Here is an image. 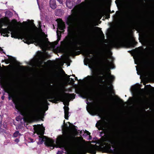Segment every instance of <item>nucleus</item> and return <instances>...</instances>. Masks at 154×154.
Wrapping results in <instances>:
<instances>
[{"label":"nucleus","mask_w":154,"mask_h":154,"mask_svg":"<svg viewBox=\"0 0 154 154\" xmlns=\"http://www.w3.org/2000/svg\"><path fill=\"white\" fill-rule=\"evenodd\" d=\"M7 23L5 18L0 20V33L4 36L8 37V34L11 32V37L16 38L24 39L25 42L28 44L34 43L39 46L43 50H48V38L47 35L42 32L40 28H38L34 25L25 29H16L14 24H10L7 28H2Z\"/></svg>","instance_id":"f257e3e1"},{"label":"nucleus","mask_w":154,"mask_h":154,"mask_svg":"<svg viewBox=\"0 0 154 154\" xmlns=\"http://www.w3.org/2000/svg\"><path fill=\"white\" fill-rule=\"evenodd\" d=\"M100 71L97 74L91 76H88L85 78L86 83L91 85H94L99 83L106 84L110 83L114 79V77L111 75L110 73L106 72V70L114 68V65L112 61L108 60L106 56H102L99 62Z\"/></svg>","instance_id":"f03ea898"},{"label":"nucleus","mask_w":154,"mask_h":154,"mask_svg":"<svg viewBox=\"0 0 154 154\" xmlns=\"http://www.w3.org/2000/svg\"><path fill=\"white\" fill-rule=\"evenodd\" d=\"M75 131L73 130L66 137L62 136L59 137L56 142L57 147L63 148L68 153H72L78 145L77 139L75 137Z\"/></svg>","instance_id":"7ed1b4c3"},{"label":"nucleus","mask_w":154,"mask_h":154,"mask_svg":"<svg viewBox=\"0 0 154 154\" xmlns=\"http://www.w3.org/2000/svg\"><path fill=\"white\" fill-rule=\"evenodd\" d=\"M15 107L28 121L33 119L38 115V109L32 107L29 103H27L24 106L21 103H19L16 104Z\"/></svg>","instance_id":"20e7f679"},{"label":"nucleus","mask_w":154,"mask_h":154,"mask_svg":"<svg viewBox=\"0 0 154 154\" xmlns=\"http://www.w3.org/2000/svg\"><path fill=\"white\" fill-rule=\"evenodd\" d=\"M35 131L39 137L38 143L42 144L44 142L45 144L47 146H51L54 147L55 145L54 143V141L51 139L47 138L44 136V128L42 125H38L34 127Z\"/></svg>","instance_id":"39448f33"},{"label":"nucleus","mask_w":154,"mask_h":154,"mask_svg":"<svg viewBox=\"0 0 154 154\" xmlns=\"http://www.w3.org/2000/svg\"><path fill=\"white\" fill-rule=\"evenodd\" d=\"M59 97L61 100L64 105L63 108L64 110L65 118L66 119H68V117L69 108L68 106L69 100L73 99L74 97V95L73 94H60Z\"/></svg>","instance_id":"423d86ee"},{"label":"nucleus","mask_w":154,"mask_h":154,"mask_svg":"<svg viewBox=\"0 0 154 154\" xmlns=\"http://www.w3.org/2000/svg\"><path fill=\"white\" fill-rule=\"evenodd\" d=\"M92 110L96 114L100 116L103 112V109L100 105L97 102H94L92 104Z\"/></svg>","instance_id":"0eeeda50"},{"label":"nucleus","mask_w":154,"mask_h":154,"mask_svg":"<svg viewBox=\"0 0 154 154\" xmlns=\"http://www.w3.org/2000/svg\"><path fill=\"white\" fill-rule=\"evenodd\" d=\"M83 149L84 151L88 152L93 154H94L96 153L94 147L92 146L91 144L84 146Z\"/></svg>","instance_id":"6e6552de"},{"label":"nucleus","mask_w":154,"mask_h":154,"mask_svg":"<svg viewBox=\"0 0 154 154\" xmlns=\"http://www.w3.org/2000/svg\"><path fill=\"white\" fill-rule=\"evenodd\" d=\"M107 123L104 121H99L96 124V126L99 130H104L107 127Z\"/></svg>","instance_id":"1a4fd4ad"},{"label":"nucleus","mask_w":154,"mask_h":154,"mask_svg":"<svg viewBox=\"0 0 154 154\" xmlns=\"http://www.w3.org/2000/svg\"><path fill=\"white\" fill-rule=\"evenodd\" d=\"M134 60L135 63L136 64H137L138 65V66H139V67H138L137 66H136V70L137 71V73L138 75H140L141 72L140 70H141V67L140 66H139L141 63V60L140 58L137 57L136 58H134Z\"/></svg>","instance_id":"9d476101"},{"label":"nucleus","mask_w":154,"mask_h":154,"mask_svg":"<svg viewBox=\"0 0 154 154\" xmlns=\"http://www.w3.org/2000/svg\"><path fill=\"white\" fill-rule=\"evenodd\" d=\"M82 54L86 57H90V54H93V51L91 50L85 49L82 51Z\"/></svg>","instance_id":"9b49d317"},{"label":"nucleus","mask_w":154,"mask_h":154,"mask_svg":"<svg viewBox=\"0 0 154 154\" xmlns=\"http://www.w3.org/2000/svg\"><path fill=\"white\" fill-rule=\"evenodd\" d=\"M55 2V0H50V6L52 9H54L56 8V5Z\"/></svg>","instance_id":"f8f14e48"},{"label":"nucleus","mask_w":154,"mask_h":154,"mask_svg":"<svg viewBox=\"0 0 154 154\" xmlns=\"http://www.w3.org/2000/svg\"><path fill=\"white\" fill-rule=\"evenodd\" d=\"M38 66L39 68L44 69L46 67L47 63L45 62H42L39 63Z\"/></svg>","instance_id":"ddd939ff"},{"label":"nucleus","mask_w":154,"mask_h":154,"mask_svg":"<svg viewBox=\"0 0 154 154\" xmlns=\"http://www.w3.org/2000/svg\"><path fill=\"white\" fill-rule=\"evenodd\" d=\"M74 18L72 17H70L67 22L68 24L70 26H72V24L74 23Z\"/></svg>","instance_id":"4468645a"},{"label":"nucleus","mask_w":154,"mask_h":154,"mask_svg":"<svg viewBox=\"0 0 154 154\" xmlns=\"http://www.w3.org/2000/svg\"><path fill=\"white\" fill-rule=\"evenodd\" d=\"M87 6V3L85 2H82L80 5L79 9H81L82 10H84Z\"/></svg>","instance_id":"2eb2a0df"},{"label":"nucleus","mask_w":154,"mask_h":154,"mask_svg":"<svg viewBox=\"0 0 154 154\" xmlns=\"http://www.w3.org/2000/svg\"><path fill=\"white\" fill-rule=\"evenodd\" d=\"M58 27L61 30H63L65 28V24L63 22L59 23L58 24Z\"/></svg>","instance_id":"dca6fc26"},{"label":"nucleus","mask_w":154,"mask_h":154,"mask_svg":"<svg viewBox=\"0 0 154 154\" xmlns=\"http://www.w3.org/2000/svg\"><path fill=\"white\" fill-rule=\"evenodd\" d=\"M146 93V91L143 89H140L139 91V94L141 97H144Z\"/></svg>","instance_id":"f3484780"},{"label":"nucleus","mask_w":154,"mask_h":154,"mask_svg":"<svg viewBox=\"0 0 154 154\" xmlns=\"http://www.w3.org/2000/svg\"><path fill=\"white\" fill-rule=\"evenodd\" d=\"M116 17L119 20H122L123 18V14L121 13H119L116 14Z\"/></svg>","instance_id":"a211bd4d"},{"label":"nucleus","mask_w":154,"mask_h":154,"mask_svg":"<svg viewBox=\"0 0 154 154\" xmlns=\"http://www.w3.org/2000/svg\"><path fill=\"white\" fill-rule=\"evenodd\" d=\"M70 75H67L66 77V81L69 83H72L73 81V79L70 78Z\"/></svg>","instance_id":"6ab92c4d"},{"label":"nucleus","mask_w":154,"mask_h":154,"mask_svg":"<svg viewBox=\"0 0 154 154\" xmlns=\"http://www.w3.org/2000/svg\"><path fill=\"white\" fill-rule=\"evenodd\" d=\"M20 135V134L19 133V132L18 131H17L15 132L14 134V137H17Z\"/></svg>","instance_id":"aec40b11"},{"label":"nucleus","mask_w":154,"mask_h":154,"mask_svg":"<svg viewBox=\"0 0 154 154\" xmlns=\"http://www.w3.org/2000/svg\"><path fill=\"white\" fill-rule=\"evenodd\" d=\"M137 86H134L132 87V89L134 92L136 91L137 90Z\"/></svg>","instance_id":"412c9836"},{"label":"nucleus","mask_w":154,"mask_h":154,"mask_svg":"<svg viewBox=\"0 0 154 154\" xmlns=\"http://www.w3.org/2000/svg\"><path fill=\"white\" fill-rule=\"evenodd\" d=\"M70 4V3L69 2V0H67L66 1V5L69 8H70L71 7V6L69 5V4Z\"/></svg>","instance_id":"4be33fe9"},{"label":"nucleus","mask_w":154,"mask_h":154,"mask_svg":"<svg viewBox=\"0 0 154 154\" xmlns=\"http://www.w3.org/2000/svg\"><path fill=\"white\" fill-rule=\"evenodd\" d=\"M107 106L108 108H111L112 106V105L110 103H107Z\"/></svg>","instance_id":"5701e85b"},{"label":"nucleus","mask_w":154,"mask_h":154,"mask_svg":"<svg viewBox=\"0 0 154 154\" xmlns=\"http://www.w3.org/2000/svg\"><path fill=\"white\" fill-rule=\"evenodd\" d=\"M131 46V45L130 42H129L127 46V47H129Z\"/></svg>","instance_id":"b1692460"},{"label":"nucleus","mask_w":154,"mask_h":154,"mask_svg":"<svg viewBox=\"0 0 154 154\" xmlns=\"http://www.w3.org/2000/svg\"><path fill=\"white\" fill-rule=\"evenodd\" d=\"M19 140L18 139H16L15 140V141L16 143H17L19 142Z\"/></svg>","instance_id":"393cba45"},{"label":"nucleus","mask_w":154,"mask_h":154,"mask_svg":"<svg viewBox=\"0 0 154 154\" xmlns=\"http://www.w3.org/2000/svg\"><path fill=\"white\" fill-rule=\"evenodd\" d=\"M58 2H59L60 3V4H62V0H57Z\"/></svg>","instance_id":"a878e982"},{"label":"nucleus","mask_w":154,"mask_h":154,"mask_svg":"<svg viewBox=\"0 0 154 154\" xmlns=\"http://www.w3.org/2000/svg\"><path fill=\"white\" fill-rule=\"evenodd\" d=\"M57 154H62V153L61 151H59L58 152Z\"/></svg>","instance_id":"bb28decb"},{"label":"nucleus","mask_w":154,"mask_h":154,"mask_svg":"<svg viewBox=\"0 0 154 154\" xmlns=\"http://www.w3.org/2000/svg\"><path fill=\"white\" fill-rule=\"evenodd\" d=\"M88 99L91 100L92 99V97H89L88 98Z\"/></svg>","instance_id":"cd10ccee"},{"label":"nucleus","mask_w":154,"mask_h":154,"mask_svg":"<svg viewBox=\"0 0 154 154\" xmlns=\"http://www.w3.org/2000/svg\"><path fill=\"white\" fill-rule=\"evenodd\" d=\"M64 88H63L62 90V91H63V92H64Z\"/></svg>","instance_id":"c85d7f7f"},{"label":"nucleus","mask_w":154,"mask_h":154,"mask_svg":"<svg viewBox=\"0 0 154 154\" xmlns=\"http://www.w3.org/2000/svg\"><path fill=\"white\" fill-rule=\"evenodd\" d=\"M152 153H154V151H152L151 152Z\"/></svg>","instance_id":"c756f323"},{"label":"nucleus","mask_w":154,"mask_h":154,"mask_svg":"<svg viewBox=\"0 0 154 154\" xmlns=\"http://www.w3.org/2000/svg\"><path fill=\"white\" fill-rule=\"evenodd\" d=\"M75 80H77V77H75Z\"/></svg>","instance_id":"7c9ffc66"},{"label":"nucleus","mask_w":154,"mask_h":154,"mask_svg":"<svg viewBox=\"0 0 154 154\" xmlns=\"http://www.w3.org/2000/svg\"><path fill=\"white\" fill-rule=\"evenodd\" d=\"M70 45H72V42H70Z\"/></svg>","instance_id":"2f4dec72"},{"label":"nucleus","mask_w":154,"mask_h":154,"mask_svg":"<svg viewBox=\"0 0 154 154\" xmlns=\"http://www.w3.org/2000/svg\"><path fill=\"white\" fill-rule=\"evenodd\" d=\"M88 135H90V133H89V132H88Z\"/></svg>","instance_id":"473e14b6"},{"label":"nucleus","mask_w":154,"mask_h":154,"mask_svg":"<svg viewBox=\"0 0 154 154\" xmlns=\"http://www.w3.org/2000/svg\"><path fill=\"white\" fill-rule=\"evenodd\" d=\"M69 124V127L70 126V123L69 122H68Z\"/></svg>","instance_id":"72a5a7b5"},{"label":"nucleus","mask_w":154,"mask_h":154,"mask_svg":"<svg viewBox=\"0 0 154 154\" xmlns=\"http://www.w3.org/2000/svg\"><path fill=\"white\" fill-rule=\"evenodd\" d=\"M109 57L111 59H112V57Z\"/></svg>","instance_id":"f704fd0d"},{"label":"nucleus","mask_w":154,"mask_h":154,"mask_svg":"<svg viewBox=\"0 0 154 154\" xmlns=\"http://www.w3.org/2000/svg\"><path fill=\"white\" fill-rule=\"evenodd\" d=\"M31 65H32V66H33V64H31Z\"/></svg>","instance_id":"c9c22d12"},{"label":"nucleus","mask_w":154,"mask_h":154,"mask_svg":"<svg viewBox=\"0 0 154 154\" xmlns=\"http://www.w3.org/2000/svg\"><path fill=\"white\" fill-rule=\"evenodd\" d=\"M92 57V56H90V57Z\"/></svg>","instance_id":"e433bc0d"},{"label":"nucleus","mask_w":154,"mask_h":154,"mask_svg":"<svg viewBox=\"0 0 154 154\" xmlns=\"http://www.w3.org/2000/svg\"><path fill=\"white\" fill-rule=\"evenodd\" d=\"M58 41H59L60 40V39L59 38H58Z\"/></svg>","instance_id":"4c0bfd02"},{"label":"nucleus","mask_w":154,"mask_h":154,"mask_svg":"<svg viewBox=\"0 0 154 154\" xmlns=\"http://www.w3.org/2000/svg\"><path fill=\"white\" fill-rule=\"evenodd\" d=\"M60 21H61L60 22H60H62V21L61 20H60Z\"/></svg>","instance_id":"58836bf2"},{"label":"nucleus","mask_w":154,"mask_h":154,"mask_svg":"<svg viewBox=\"0 0 154 154\" xmlns=\"http://www.w3.org/2000/svg\"><path fill=\"white\" fill-rule=\"evenodd\" d=\"M57 32V35H58V32Z\"/></svg>","instance_id":"ea45409f"},{"label":"nucleus","mask_w":154,"mask_h":154,"mask_svg":"<svg viewBox=\"0 0 154 154\" xmlns=\"http://www.w3.org/2000/svg\"><path fill=\"white\" fill-rule=\"evenodd\" d=\"M2 99H3V97H2Z\"/></svg>","instance_id":"a19ab883"},{"label":"nucleus","mask_w":154,"mask_h":154,"mask_svg":"<svg viewBox=\"0 0 154 154\" xmlns=\"http://www.w3.org/2000/svg\"><path fill=\"white\" fill-rule=\"evenodd\" d=\"M2 99H3V97H2Z\"/></svg>","instance_id":"79ce46f5"},{"label":"nucleus","mask_w":154,"mask_h":154,"mask_svg":"<svg viewBox=\"0 0 154 154\" xmlns=\"http://www.w3.org/2000/svg\"><path fill=\"white\" fill-rule=\"evenodd\" d=\"M63 130H64V129L63 128Z\"/></svg>","instance_id":"37998d69"},{"label":"nucleus","mask_w":154,"mask_h":154,"mask_svg":"<svg viewBox=\"0 0 154 154\" xmlns=\"http://www.w3.org/2000/svg\"><path fill=\"white\" fill-rule=\"evenodd\" d=\"M63 130H64V129L63 128Z\"/></svg>","instance_id":"c03bdc74"}]
</instances>
